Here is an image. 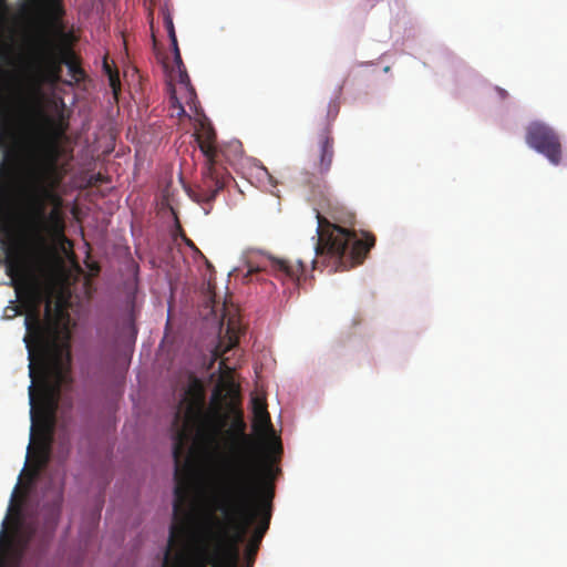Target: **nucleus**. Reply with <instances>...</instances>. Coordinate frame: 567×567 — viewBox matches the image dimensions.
<instances>
[{"label":"nucleus","mask_w":567,"mask_h":567,"mask_svg":"<svg viewBox=\"0 0 567 567\" xmlns=\"http://www.w3.org/2000/svg\"><path fill=\"white\" fill-rule=\"evenodd\" d=\"M227 419L205 411L197 383L174 414V522L162 567H254L275 485L252 453H217Z\"/></svg>","instance_id":"f257e3e1"},{"label":"nucleus","mask_w":567,"mask_h":567,"mask_svg":"<svg viewBox=\"0 0 567 567\" xmlns=\"http://www.w3.org/2000/svg\"><path fill=\"white\" fill-rule=\"evenodd\" d=\"M55 115L41 112L45 132L37 143L27 169V188L20 216L28 239V255L9 257L10 276L25 272L30 292L39 303L49 298L65 277V265L56 243L65 239L63 199L58 193L64 175L61 140L69 128L64 103H54Z\"/></svg>","instance_id":"f03ea898"},{"label":"nucleus","mask_w":567,"mask_h":567,"mask_svg":"<svg viewBox=\"0 0 567 567\" xmlns=\"http://www.w3.org/2000/svg\"><path fill=\"white\" fill-rule=\"evenodd\" d=\"M38 360L29 364L32 383L29 386L31 444L39 464L47 465L51 455L55 415L62 388L72 383L70 352L55 340L39 337Z\"/></svg>","instance_id":"7ed1b4c3"},{"label":"nucleus","mask_w":567,"mask_h":567,"mask_svg":"<svg viewBox=\"0 0 567 567\" xmlns=\"http://www.w3.org/2000/svg\"><path fill=\"white\" fill-rule=\"evenodd\" d=\"M63 9L53 0L47 10L34 19L23 34L25 50L33 61L41 83L55 85L61 81L66 62V31Z\"/></svg>","instance_id":"20e7f679"},{"label":"nucleus","mask_w":567,"mask_h":567,"mask_svg":"<svg viewBox=\"0 0 567 567\" xmlns=\"http://www.w3.org/2000/svg\"><path fill=\"white\" fill-rule=\"evenodd\" d=\"M316 217V257L326 266L331 265V272L349 270L361 265L375 245V237L370 233H363L362 238H358L354 231L331 224L319 212Z\"/></svg>","instance_id":"39448f33"},{"label":"nucleus","mask_w":567,"mask_h":567,"mask_svg":"<svg viewBox=\"0 0 567 567\" xmlns=\"http://www.w3.org/2000/svg\"><path fill=\"white\" fill-rule=\"evenodd\" d=\"M195 138L206 158V167L199 185L189 192V196L203 206L205 214H208L217 194L229 182L230 174L223 165L225 151L217 145L216 132L212 124L202 122Z\"/></svg>","instance_id":"423d86ee"},{"label":"nucleus","mask_w":567,"mask_h":567,"mask_svg":"<svg viewBox=\"0 0 567 567\" xmlns=\"http://www.w3.org/2000/svg\"><path fill=\"white\" fill-rule=\"evenodd\" d=\"M526 143L536 152L544 155L553 165H559L563 159L560 136L544 122H532L526 127Z\"/></svg>","instance_id":"0eeeda50"},{"label":"nucleus","mask_w":567,"mask_h":567,"mask_svg":"<svg viewBox=\"0 0 567 567\" xmlns=\"http://www.w3.org/2000/svg\"><path fill=\"white\" fill-rule=\"evenodd\" d=\"M339 111L340 103L338 99L331 100L327 107L326 120L318 124V163L316 167L320 175H326L332 165L334 156V140L331 133V126L333 121L337 118Z\"/></svg>","instance_id":"6e6552de"},{"label":"nucleus","mask_w":567,"mask_h":567,"mask_svg":"<svg viewBox=\"0 0 567 567\" xmlns=\"http://www.w3.org/2000/svg\"><path fill=\"white\" fill-rule=\"evenodd\" d=\"M33 533L32 527H24L22 523H19L13 535H7L4 530L1 532V567H20L23 554Z\"/></svg>","instance_id":"1a4fd4ad"},{"label":"nucleus","mask_w":567,"mask_h":567,"mask_svg":"<svg viewBox=\"0 0 567 567\" xmlns=\"http://www.w3.org/2000/svg\"><path fill=\"white\" fill-rule=\"evenodd\" d=\"M262 268L269 270L279 279L299 281L305 274L306 266L302 260L291 264L288 259L266 256Z\"/></svg>","instance_id":"9d476101"},{"label":"nucleus","mask_w":567,"mask_h":567,"mask_svg":"<svg viewBox=\"0 0 567 567\" xmlns=\"http://www.w3.org/2000/svg\"><path fill=\"white\" fill-rule=\"evenodd\" d=\"M12 167L4 161L0 163V215H3L9 207L11 198Z\"/></svg>","instance_id":"9b49d317"},{"label":"nucleus","mask_w":567,"mask_h":567,"mask_svg":"<svg viewBox=\"0 0 567 567\" xmlns=\"http://www.w3.org/2000/svg\"><path fill=\"white\" fill-rule=\"evenodd\" d=\"M246 423L244 421V415L240 410H235V416L231 422L230 429L226 432L228 437L233 441L238 442L240 445L248 447L251 445V437L246 434Z\"/></svg>","instance_id":"f8f14e48"},{"label":"nucleus","mask_w":567,"mask_h":567,"mask_svg":"<svg viewBox=\"0 0 567 567\" xmlns=\"http://www.w3.org/2000/svg\"><path fill=\"white\" fill-rule=\"evenodd\" d=\"M61 504H62V493L58 492L54 496V498L42 508V514L45 519V527L49 530H53L54 527L58 524L59 517H60V511H61Z\"/></svg>","instance_id":"ddd939ff"},{"label":"nucleus","mask_w":567,"mask_h":567,"mask_svg":"<svg viewBox=\"0 0 567 567\" xmlns=\"http://www.w3.org/2000/svg\"><path fill=\"white\" fill-rule=\"evenodd\" d=\"M254 427L256 430H267L271 427L270 415L267 411V404L259 398L252 399Z\"/></svg>","instance_id":"4468645a"},{"label":"nucleus","mask_w":567,"mask_h":567,"mask_svg":"<svg viewBox=\"0 0 567 567\" xmlns=\"http://www.w3.org/2000/svg\"><path fill=\"white\" fill-rule=\"evenodd\" d=\"M66 62L65 65L69 71L70 78L75 82L80 83L85 79V72L80 65V61L78 56L74 54L73 50L66 45Z\"/></svg>","instance_id":"2eb2a0df"},{"label":"nucleus","mask_w":567,"mask_h":567,"mask_svg":"<svg viewBox=\"0 0 567 567\" xmlns=\"http://www.w3.org/2000/svg\"><path fill=\"white\" fill-rule=\"evenodd\" d=\"M103 69L109 78V84L112 89L114 99L117 100L118 94L121 92V80H120L118 71L112 69V66L106 61H104V63H103Z\"/></svg>","instance_id":"dca6fc26"},{"label":"nucleus","mask_w":567,"mask_h":567,"mask_svg":"<svg viewBox=\"0 0 567 567\" xmlns=\"http://www.w3.org/2000/svg\"><path fill=\"white\" fill-rule=\"evenodd\" d=\"M6 137H9L10 140L16 138V132L12 127H10L9 130L6 131L4 136H0V147H6L4 161L11 165V164H14L17 161V151L14 148L8 147Z\"/></svg>","instance_id":"f3484780"},{"label":"nucleus","mask_w":567,"mask_h":567,"mask_svg":"<svg viewBox=\"0 0 567 567\" xmlns=\"http://www.w3.org/2000/svg\"><path fill=\"white\" fill-rule=\"evenodd\" d=\"M163 20H164V27L168 33L172 45L175 43H178L177 38H176L175 27L173 23V18L168 11H165L163 13Z\"/></svg>","instance_id":"a211bd4d"},{"label":"nucleus","mask_w":567,"mask_h":567,"mask_svg":"<svg viewBox=\"0 0 567 567\" xmlns=\"http://www.w3.org/2000/svg\"><path fill=\"white\" fill-rule=\"evenodd\" d=\"M177 76H178L179 84L185 86V89L188 91L190 96H194L195 90L190 84V79H189L187 71H183L182 73L177 74Z\"/></svg>","instance_id":"6ab92c4d"},{"label":"nucleus","mask_w":567,"mask_h":567,"mask_svg":"<svg viewBox=\"0 0 567 567\" xmlns=\"http://www.w3.org/2000/svg\"><path fill=\"white\" fill-rule=\"evenodd\" d=\"M169 103H171L172 107L177 111L178 116H183L186 114V111H185L184 106L182 105V103L178 101L174 90L172 91V94L169 96Z\"/></svg>","instance_id":"aec40b11"},{"label":"nucleus","mask_w":567,"mask_h":567,"mask_svg":"<svg viewBox=\"0 0 567 567\" xmlns=\"http://www.w3.org/2000/svg\"><path fill=\"white\" fill-rule=\"evenodd\" d=\"M25 322H27L28 330H31L32 329L31 324H34L35 330L39 333L41 332V323H40V318H39L38 313H34L32 317L27 316Z\"/></svg>","instance_id":"412c9836"},{"label":"nucleus","mask_w":567,"mask_h":567,"mask_svg":"<svg viewBox=\"0 0 567 567\" xmlns=\"http://www.w3.org/2000/svg\"><path fill=\"white\" fill-rule=\"evenodd\" d=\"M172 49H173L175 65H177V64L182 65L183 60H182L181 51H179V48H178V43L173 44Z\"/></svg>","instance_id":"4be33fe9"},{"label":"nucleus","mask_w":567,"mask_h":567,"mask_svg":"<svg viewBox=\"0 0 567 567\" xmlns=\"http://www.w3.org/2000/svg\"><path fill=\"white\" fill-rule=\"evenodd\" d=\"M495 91H496V93L498 94V96H499V99H501V100H505V99H507V97H508V93H507V91H506V90H504V89H502V87H498V86H497V87H495Z\"/></svg>","instance_id":"5701e85b"},{"label":"nucleus","mask_w":567,"mask_h":567,"mask_svg":"<svg viewBox=\"0 0 567 567\" xmlns=\"http://www.w3.org/2000/svg\"><path fill=\"white\" fill-rule=\"evenodd\" d=\"M183 71H187V70H186L185 64H184V63H182V65H181V64H177V65H176V72H177V74L182 73Z\"/></svg>","instance_id":"b1692460"},{"label":"nucleus","mask_w":567,"mask_h":567,"mask_svg":"<svg viewBox=\"0 0 567 567\" xmlns=\"http://www.w3.org/2000/svg\"><path fill=\"white\" fill-rule=\"evenodd\" d=\"M319 262H320V261H319L318 259H316V258H315V259H312V260H311L312 268H313V269H317V268H318Z\"/></svg>","instance_id":"393cba45"},{"label":"nucleus","mask_w":567,"mask_h":567,"mask_svg":"<svg viewBox=\"0 0 567 567\" xmlns=\"http://www.w3.org/2000/svg\"><path fill=\"white\" fill-rule=\"evenodd\" d=\"M236 342H237L236 339L233 340V338H230V347H235Z\"/></svg>","instance_id":"a878e982"},{"label":"nucleus","mask_w":567,"mask_h":567,"mask_svg":"<svg viewBox=\"0 0 567 567\" xmlns=\"http://www.w3.org/2000/svg\"><path fill=\"white\" fill-rule=\"evenodd\" d=\"M6 4V0H0V7H3Z\"/></svg>","instance_id":"bb28decb"}]
</instances>
